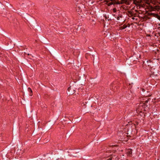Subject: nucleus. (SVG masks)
<instances>
[{"instance_id": "nucleus-1", "label": "nucleus", "mask_w": 160, "mask_h": 160, "mask_svg": "<svg viewBox=\"0 0 160 160\" xmlns=\"http://www.w3.org/2000/svg\"><path fill=\"white\" fill-rule=\"evenodd\" d=\"M148 101L146 100L144 102L140 103L137 109V112L138 113H144V112L148 110L149 108L148 107V105L146 104L148 102Z\"/></svg>"}, {"instance_id": "nucleus-2", "label": "nucleus", "mask_w": 160, "mask_h": 160, "mask_svg": "<svg viewBox=\"0 0 160 160\" xmlns=\"http://www.w3.org/2000/svg\"><path fill=\"white\" fill-rule=\"evenodd\" d=\"M149 69L150 70L151 73V77H153L154 76H157L158 75L159 73L157 70H155V72H154V70L155 69L154 68H150Z\"/></svg>"}, {"instance_id": "nucleus-3", "label": "nucleus", "mask_w": 160, "mask_h": 160, "mask_svg": "<svg viewBox=\"0 0 160 160\" xmlns=\"http://www.w3.org/2000/svg\"><path fill=\"white\" fill-rule=\"evenodd\" d=\"M148 16H152L153 17L156 18L158 19L159 18H160V16L158 14L152 12H148Z\"/></svg>"}, {"instance_id": "nucleus-4", "label": "nucleus", "mask_w": 160, "mask_h": 160, "mask_svg": "<svg viewBox=\"0 0 160 160\" xmlns=\"http://www.w3.org/2000/svg\"><path fill=\"white\" fill-rule=\"evenodd\" d=\"M126 152L128 156L132 157V150L131 149L129 148L126 149Z\"/></svg>"}, {"instance_id": "nucleus-5", "label": "nucleus", "mask_w": 160, "mask_h": 160, "mask_svg": "<svg viewBox=\"0 0 160 160\" xmlns=\"http://www.w3.org/2000/svg\"><path fill=\"white\" fill-rule=\"evenodd\" d=\"M68 93L69 94H72L75 92V91L73 88H71V87H69L68 88Z\"/></svg>"}, {"instance_id": "nucleus-6", "label": "nucleus", "mask_w": 160, "mask_h": 160, "mask_svg": "<svg viewBox=\"0 0 160 160\" xmlns=\"http://www.w3.org/2000/svg\"><path fill=\"white\" fill-rule=\"evenodd\" d=\"M143 96L145 97H149L151 96V93L149 91H146L143 93Z\"/></svg>"}, {"instance_id": "nucleus-7", "label": "nucleus", "mask_w": 160, "mask_h": 160, "mask_svg": "<svg viewBox=\"0 0 160 160\" xmlns=\"http://www.w3.org/2000/svg\"><path fill=\"white\" fill-rule=\"evenodd\" d=\"M122 4L123 3H125L127 5H129L130 2H129L127 0H121V1Z\"/></svg>"}, {"instance_id": "nucleus-8", "label": "nucleus", "mask_w": 160, "mask_h": 160, "mask_svg": "<svg viewBox=\"0 0 160 160\" xmlns=\"http://www.w3.org/2000/svg\"><path fill=\"white\" fill-rule=\"evenodd\" d=\"M145 6V4H140L137 6V8H138L140 9L141 8V7L144 8Z\"/></svg>"}, {"instance_id": "nucleus-9", "label": "nucleus", "mask_w": 160, "mask_h": 160, "mask_svg": "<svg viewBox=\"0 0 160 160\" xmlns=\"http://www.w3.org/2000/svg\"><path fill=\"white\" fill-rule=\"evenodd\" d=\"M131 127L130 128H128V131H127V134H128L129 133H132V128H131Z\"/></svg>"}, {"instance_id": "nucleus-10", "label": "nucleus", "mask_w": 160, "mask_h": 160, "mask_svg": "<svg viewBox=\"0 0 160 160\" xmlns=\"http://www.w3.org/2000/svg\"><path fill=\"white\" fill-rule=\"evenodd\" d=\"M61 158V157H58L57 156H55L54 158V160H58L59 159Z\"/></svg>"}, {"instance_id": "nucleus-11", "label": "nucleus", "mask_w": 160, "mask_h": 160, "mask_svg": "<svg viewBox=\"0 0 160 160\" xmlns=\"http://www.w3.org/2000/svg\"><path fill=\"white\" fill-rule=\"evenodd\" d=\"M28 91L30 92V96H32V90L30 88H28Z\"/></svg>"}, {"instance_id": "nucleus-12", "label": "nucleus", "mask_w": 160, "mask_h": 160, "mask_svg": "<svg viewBox=\"0 0 160 160\" xmlns=\"http://www.w3.org/2000/svg\"><path fill=\"white\" fill-rule=\"evenodd\" d=\"M127 27V25L124 24L123 26L121 27V29H123L126 28Z\"/></svg>"}, {"instance_id": "nucleus-13", "label": "nucleus", "mask_w": 160, "mask_h": 160, "mask_svg": "<svg viewBox=\"0 0 160 160\" xmlns=\"http://www.w3.org/2000/svg\"><path fill=\"white\" fill-rule=\"evenodd\" d=\"M143 1H144L145 4L149 5L150 3L149 2V1L148 0H144Z\"/></svg>"}, {"instance_id": "nucleus-14", "label": "nucleus", "mask_w": 160, "mask_h": 160, "mask_svg": "<svg viewBox=\"0 0 160 160\" xmlns=\"http://www.w3.org/2000/svg\"><path fill=\"white\" fill-rule=\"evenodd\" d=\"M112 4H113V3L112 2H110L108 3V6H110L111 5H112Z\"/></svg>"}, {"instance_id": "nucleus-15", "label": "nucleus", "mask_w": 160, "mask_h": 160, "mask_svg": "<svg viewBox=\"0 0 160 160\" xmlns=\"http://www.w3.org/2000/svg\"><path fill=\"white\" fill-rule=\"evenodd\" d=\"M112 11L113 12H116L117 11L116 8H114L113 9Z\"/></svg>"}, {"instance_id": "nucleus-16", "label": "nucleus", "mask_w": 160, "mask_h": 160, "mask_svg": "<svg viewBox=\"0 0 160 160\" xmlns=\"http://www.w3.org/2000/svg\"><path fill=\"white\" fill-rule=\"evenodd\" d=\"M122 4L121 1H116V4Z\"/></svg>"}, {"instance_id": "nucleus-17", "label": "nucleus", "mask_w": 160, "mask_h": 160, "mask_svg": "<svg viewBox=\"0 0 160 160\" xmlns=\"http://www.w3.org/2000/svg\"><path fill=\"white\" fill-rule=\"evenodd\" d=\"M113 3V5L116 4V1L115 0H114L112 2Z\"/></svg>"}, {"instance_id": "nucleus-18", "label": "nucleus", "mask_w": 160, "mask_h": 160, "mask_svg": "<svg viewBox=\"0 0 160 160\" xmlns=\"http://www.w3.org/2000/svg\"><path fill=\"white\" fill-rule=\"evenodd\" d=\"M47 159H47L46 158H45L44 159V160H50L51 159H50V157H48V158H47Z\"/></svg>"}, {"instance_id": "nucleus-19", "label": "nucleus", "mask_w": 160, "mask_h": 160, "mask_svg": "<svg viewBox=\"0 0 160 160\" xmlns=\"http://www.w3.org/2000/svg\"><path fill=\"white\" fill-rule=\"evenodd\" d=\"M112 157H110L109 158L107 159L106 160H112Z\"/></svg>"}, {"instance_id": "nucleus-20", "label": "nucleus", "mask_w": 160, "mask_h": 160, "mask_svg": "<svg viewBox=\"0 0 160 160\" xmlns=\"http://www.w3.org/2000/svg\"><path fill=\"white\" fill-rule=\"evenodd\" d=\"M142 91L143 92V93H144V92H146V91H145V90L144 89L142 88Z\"/></svg>"}, {"instance_id": "nucleus-21", "label": "nucleus", "mask_w": 160, "mask_h": 160, "mask_svg": "<svg viewBox=\"0 0 160 160\" xmlns=\"http://www.w3.org/2000/svg\"><path fill=\"white\" fill-rule=\"evenodd\" d=\"M119 18H120L119 17H117V20H119Z\"/></svg>"}, {"instance_id": "nucleus-22", "label": "nucleus", "mask_w": 160, "mask_h": 160, "mask_svg": "<svg viewBox=\"0 0 160 160\" xmlns=\"http://www.w3.org/2000/svg\"><path fill=\"white\" fill-rule=\"evenodd\" d=\"M127 0L130 3L132 1H133V0Z\"/></svg>"}, {"instance_id": "nucleus-23", "label": "nucleus", "mask_w": 160, "mask_h": 160, "mask_svg": "<svg viewBox=\"0 0 160 160\" xmlns=\"http://www.w3.org/2000/svg\"><path fill=\"white\" fill-rule=\"evenodd\" d=\"M147 65L148 66V67L149 68V66H150V65H149V64H148V61H147Z\"/></svg>"}, {"instance_id": "nucleus-24", "label": "nucleus", "mask_w": 160, "mask_h": 160, "mask_svg": "<svg viewBox=\"0 0 160 160\" xmlns=\"http://www.w3.org/2000/svg\"><path fill=\"white\" fill-rule=\"evenodd\" d=\"M117 146V145H112V146H110V147H113V146Z\"/></svg>"}, {"instance_id": "nucleus-25", "label": "nucleus", "mask_w": 160, "mask_h": 160, "mask_svg": "<svg viewBox=\"0 0 160 160\" xmlns=\"http://www.w3.org/2000/svg\"><path fill=\"white\" fill-rule=\"evenodd\" d=\"M92 57L93 58V60H94V55H92Z\"/></svg>"}, {"instance_id": "nucleus-26", "label": "nucleus", "mask_w": 160, "mask_h": 160, "mask_svg": "<svg viewBox=\"0 0 160 160\" xmlns=\"http://www.w3.org/2000/svg\"><path fill=\"white\" fill-rule=\"evenodd\" d=\"M79 121H81V118H80L79 120Z\"/></svg>"}, {"instance_id": "nucleus-27", "label": "nucleus", "mask_w": 160, "mask_h": 160, "mask_svg": "<svg viewBox=\"0 0 160 160\" xmlns=\"http://www.w3.org/2000/svg\"><path fill=\"white\" fill-rule=\"evenodd\" d=\"M114 0H111L112 2H113Z\"/></svg>"}, {"instance_id": "nucleus-28", "label": "nucleus", "mask_w": 160, "mask_h": 160, "mask_svg": "<svg viewBox=\"0 0 160 160\" xmlns=\"http://www.w3.org/2000/svg\"><path fill=\"white\" fill-rule=\"evenodd\" d=\"M106 2H108L109 1H107Z\"/></svg>"}, {"instance_id": "nucleus-29", "label": "nucleus", "mask_w": 160, "mask_h": 160, "mask_svg": "<svg viewBox=\"0 0 160 160\" xmlns=\"http://www.w3.org/2000/svg\"><path fill=\"white\" fill-rule=\"evenodd\" d=\"M28 55H30V54H29V53H28Z\"/></svg>"}, {"instance_id": "nucleus-30", "label": "nucleus", "mask_w": 160, "mask_h": 160, "mask_svg": "<svg viewBox=\"0 0 160 160\" xmlns=\"http://www.w3.org/2000/svg\"><path fill=\"white\" fill-rule=\"evenodd\" d=\"M155 70H155V69L154 70V72H155Z\"/></svg>"}, {"instance_id": "nucleus-31", "label": "nucleus", "mask_w": 160, "mask_h": 160, "mask_svg": "<svg viewBox=\"0 0 160 160\" xmlns=\"http://www.w3.org/2000/svg\"><path fill=\"white\" fill-rule=\"evenodd\" d=\"M132 19H134V18H132Z\"/></svg>"}, {"instance_id": "nucleus-32", "label": "nucleus", "mask_w": 160, "mask_h": 160, "mask_svg": "<svg viewBox=\"0 0 160 160\" xmlns=\"http://www.w3.org/2000/svg\"><path fill=\"white\" fill-rule=\"evenodd\" d=\"M78 28H79V27H78V28H77V29H78Z\"/></svg>"}]
</instances>
